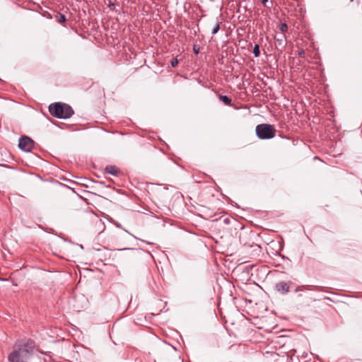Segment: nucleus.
Segmentation results:
<instances>
[{
	"label": "nucleus",
	"instance_id": "21",
	"mask_svg": "<svg viewBox=\"0 0 362 362\" xmlns=\"http://www.w3.org/2000/svg\"><path fill=\"white\" fill-rule=\"evenodd\" d=\"M355 0H350L351 2L354 1ZM357 4H359V0H357Z\"/></svg>",
	"mask_w": 362,
	"mask_h": 362
},
{
	"label": "nucleus",
	"instance_id": "15",
	"mask_svg": "<svg viewBox=\"0 0 362 362\" xmlns=\"http://www.w3.org/2000/svg\"><path fill=\"white\" fill-rule=\"evenodd\" d=\"M279 29L280 30L284 33L285 32L287 31V29H288V26L286 25V23H281L280 24V26H279Z\"/></svg>",
	"mask_w": 362,
	"mask_h": 362
},
{
	"label": "nucleus",
	"instance_id": "7",
	"mask_svg": "<svg viewBox=\"0 0 362 362\" xmlns=\"http://www.w3.org/2000/svg\"><path fill=\"white\" fill-rule=\"evenodd\" d=\"M268 266L264 264H252L247 265L243 269L247 272L248 269L254 270V272H267Z\"/></svg>",
	"mask_w": 362,
	"mask_h": 362
},
{
	"label": "nucleus",
	"instance_id": "1",
	"mask_svg": "<svg viewBox=\"0 0 362 362\" xmlns=\"http://www.w3.org/2000/svg\"><path fill=\"white\" fill-rule=\"evenodd\" d=\"M33 351L32 343L15 345L13 350L9 354L8 360L9 362H28Z\"/></svg>",
	"mask_w": 362,
	"mask_h": 362
},
{
	"label": "nucleus",
	"instance_id": "12",
	"mask_svg": "<svg viewBox=\"0 0 362 362\" xmlns=\"http://www.w3.org/2000/svg\"><path fill=\"white\" fill-rule=\"evenodd\" d=\"M55 19L59 23H64L66 21V16L61 13H57L55 16Z\"/></svg>",
	"mask_w": 362,
	"mask_h": 362
},
{
	"label": "nucleus",
	"instance_id": "5",
	"mask_svg": "<svg viewBox=\"0 0 362 362\" xmlns=\"http://www.w3.org/2000/svg\"><path fill=\"white\" fill-rule=\"evenodd\" d=\"M19 148L26 152L31 151L34 146V141L27 136H23L19 139Z\"/></svg>",
	"mask_w": 362,
	"mask_h": 362
},
{
	"label": "nucleus",
	"instance_id": "3",
	"mask_svg": "<svg viewBox=\"0 0 362 362\" xmlns=\"http://www.w3.org/2000/svg\"><path fill=\"white\" fill-rule=\"evenodd\" d=\"M256 134L260 139H270L275 136L276 129L269 124H260L256 127Z\"/></svg>",
	"mask_w": 362,
	"mask_h": 362
},
{
	"label": "nucleus",
	"instance_id": "13",
	"mask_svg": "<svg viewBox=\"0 0 362 362\" xmlns=\"http://www.w3.org/2000/svg\"><path fill=\"white\" fill-rule=\"evenodd\" d=\"M253 54L256 57L260 55L259 47L258 45H255L253 48Z\"/></svg>",
	"mask_w": 362,
	"mask_h": 362
},
{
	"label": "nucleus",
	"instance_id": "4",
	"mask_svg": "<svg viewBox=\"0 0 362 362\" xmlns=\"http://www.w3.org/2000/svg\"><path fill=\"white\" fill-rule=\"evenodd\" d=\"M254 236V234L251 232L243 231L240 233V241L245 245L248 246L252 249V255H259L261 252V247L251 241V238Z\"/></svg>",
	"mask_w": 362,
	"mask_h": 362
},
{
	"label": "nucleus",
	"instance_id": "19",
	"mask_svg": "<svg viewBox=\"0 0 362 362\" xmlns=\"http://www.w3.org/2000/svg\"><path fill=\"white\" fill-rule=\"evenodd\" d=\"M193 50H194V52L197 54L199 52V48H197L196 46H194L193 47Z\"/></svg>",
	"mask_w": 362,
	"mask_h": 362
},
{
	"label": "nucleus",
	"instance_id": "8",
	"mask_svg": "<svg viewBox=\"0 0 362 362\" xmlns=\"http://www.w3.org/2000/svg\"><path fill=\"white\" fill-rule=\"evenodd\" d=\"M290 285L289 283L285 281H281L275 285V289L277 292L281 294H286L289 291Z\"/></svg>",
	"mask_w": 362,
	"mask_h": 362
},
{
	"label": "nucleus",
	"instance_id": "11",
	"mask_svg": "<svg viewBox=\"0 0 362 362\" xmlns=\"http://www.w3.org/2000/svg\"><path fill=\"white\" fill-rule=\"evenodd\" d=\"M218 98L221 101H222L226 105H232L231 99L229 97H228L227 95H219Z\"/></svg>",
	"mask_w": 362,
	"mask_h": 362
},
{
	"label": "nucleus",
	"instance_id": "20",
	"mask_svg": "<svg viewBox=\"0 0 362 362\" xmlns=\"http://www.w3.org/2000/svg\"><path fill=\"white\" fill-rule=\"evenodd\" d=\"M95 221H96V224L97 223H99V224H102V221L100 219H98V218H95Z\"/></svg>",
	"mask_w": 362,
	"mask_h": 362
},
{
	"label": "nucleus",
	"instance_id": "17",
	"mask_svg": "<svg viewBox=\"0 0 362 362\" xmlns=\"http://www.w3.org/2000/svg\"><path fill=\"white\" fill-rule=\"evenodd\" d=\"M305 55V52L303 49H300L298 51V56L299 57H303Z\"/></svg>",
	"mask_w": 362,
	"mask_h": 362
},
{
	"label": "nucleus",
	"instance_id": "16",
	"mask_svg": "<svg viewBox=\"0 0 362 362\" xmlns=\"http://www.w3.org/2000/svg\"><path fill=\"white\" fill-rule=\"evenodd\" d=\"M177 64H178V60H177V58H173V59H171L170 65H171L172 67L177 66Z\"/></svg>",
	"mask_w": 362,
	"mask_h": 362
},
{
	"label": "nucleus",
	"instance_id": "6",
	"mask_svg": "<svg viewBox=\"0 0 362 362\" xmlns=\"http://www.w3.org/2000/svg\"><path fill=\"white\" fill-rule=\"evenodd\" d=\"M98 254L97 256L102 260V261H107V259H110L111 257L112 256L113 251L107 249L106 247H104L103 249H98Z\"/></svg>",
	"mask_w": 362,
	"mask_h": 362
},
{
	"label": "nucleus",
	"instance_id": "10",
	"mask_svg": "<svg viewBox=\"0 0 362 362\" xmlns=\"http://www.w3.org/2000/svg\"><path fill=\"white\" fill-rule=\"evenodd\" d=\"M214 221H220L228 225L230 223V218L228 215L224 214L223 216H221L218 218L214 219Z\"/></svg>",
	"mask_w": 362,
	"mask_h": 362
},
{
	"label": "nucleus",
	"instance_id": "14",
	"mask_svg": "<svg viewBox=\"0 0 362 362\" xmlns=\"http://www.w3.org/2000/svg\"><path fill=\"white\" fill-rule=\"evenodd\" d=\"M219 29H220L219 23L217 22L216 25L212 29V31H211L212 35L216 34L218 32Z\"/></svg>",
	"mask_w": 362,
	"mask_h": 362
},
{
	"label": "nucleus",
	"instance_id": "2",
	"mask_svg": "<svg viewBox=\"0 0 362 362\" xmlns=\"http://www.w3.org/2000/svg\"><path fill=\"white\" fill-rule=\"evenodd\" d=\"M49 112L51 115L59 119L70 118L74 113L69 105L63 103H52L49 106Z\"/></svg>",
	"mask_w": 362,
	"mask_h": 362
},
{
	"label": "nucleus",
	"instance_id": "22",
	"mask_svg": "<svg viewBox=\"0 0 362 362\" xmlns=\"http://www.w3.org/2000/svg\"><path fill=\"white\" fill-rule=\"evenodd\" d=\"M262 4H265L266 1H267V0H262Z\"/></svg>",
	"mask_w": 362,
	"mask_h": 362
},
{
	"label": "nucleus",
	"instance_id": "18",
	"mask_svg": "<svg viewBox=\"0 0 362 362\" xmlns=\"http://www.w3.org/2000/svg\"><path fill=\"white\" fill-rule=\"evenodd\" d=\"M276 40L278 42L279 45H283V42H284V40L283 39L276 38Z\"/></svg>",
	"mask_w": 362,
	"mask_h": 362
},
{
	"label": "nucleus",
	"instance_id": "9",
	"mask_svg": "<svg viewBox=\"0 0 362 362\" xmlns=\"http://www.w3.org/2000/svg\"><path fill=\"white\" fill-rule=\"evenodd\" d=\"M105 173L115 176L120 174V170L115 165H107L105 168Z\"/></svg>",
	"mask_w": 362,
	"mask_h": 362
}]
</instances>
